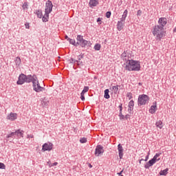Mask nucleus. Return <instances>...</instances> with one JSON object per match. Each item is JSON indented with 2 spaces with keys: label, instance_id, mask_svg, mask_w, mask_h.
Here are the masks:
<instances>
[{
  "label": "nucleus",
  "instance_id": "3",
  "mask_svg": "<svg viewBox=\"0 0 176 176\" xmlns=\"http://www.w3.org/2000/svg\"><path fill=\"white\" fill-rule=\"evenodd\" d=\"M152 34L156 41H162L166 36V30L164 28L160 27L159 25H155L152 30Z\"/></svg>",
  "mask_w": 176,
  "mask_h": 176
},
{
  "label": "nucleus",
  "instance_id": "39",
  "mask_svg": "<svg viewBox=\"0 0 176 176\" xmlns=\"http://www.w3.org/2000/svg\"><path fill=\"white\" fill-rule=\"evenodd\" d=\"M28 138H34V135H28Z\"/></svg>",
  "mask_w": 176,
  "mask_h": 176
},
{
  "label": "nucleus",
  "instance_id": "29",
  "mask_svg": "<svg viewBox=\"0 0 176 176\" xmlns=\"http://www.w3.org/2000/svg\"><path fill=\"white\" fill-rule=\"evenodd\" d=\"M36 15L38 17V19H42V11H37L36 12Z\"/></svg>",
  "mask_w": 176,
  "mask_h": 176
},
{
  "label": "nucleus",
  "instance_id": "45",
  "mask_svg": "<svg viewBox=\"0 0 176 176\" xmlns=\"http://www.w3.org/2000/svg\"><path fill=\"white\" fill-rule=\"evenodd\" d=\"M173 32H176V27L173 29Z\"/></svg>",
  "mask_w": 176,
  "mask_h": 176
},
{
  "label": "nucleus",
  "instance_id": "32",
  "mask_svg": "<svg viewBox=\"0 0 176 176\" xmlns=\"http://www.w3.org/2000/svg\"><path fill=\"white\" fill-rule=\"evenodd\" d=\"M23 9L25 10V9H28V3L27 2L24 3L23 6H22Z\"/></svg>",
  "mask_w": 176,
  "mask_h": 176
},
{
  "label": "nucleus",
  "instance_id": "26",
  "mask_svg": "<svg viewBox=\"0 0 176 176\" xmlns=\"http://www.w3.org/2000/svg\"><path fill=\"white\" fill-rule=\"evenodd\" d=\"M120 111H121L119 114V117H120V120H122V119H124V116H123V114H122V106H120Z\"/></svg>",
  "mask_w": 176,
  "mask_h": 176
},
{
  "label": "nucleus",
  "instance_id": "17",
  "mask_svg": "<svg viewBox=\"0 0 176 176\" xmlns=\"http://www.w3.org/2000/svg\"><path fill=\"white\" fill-rule=\"evenodd\" d=\"M99 3V0H89V7L91 8H94L97 6Z\"/></svg>",
  "mask_w": 176,
  "mask_h": 176
},
{
  "label": "nucleus",
  "instance_id": "43",
  "mask_svg": "<svg viewBox=\"0 0 176 176\" xmlns=\"http://www.w3.org/2000/svg\"><path fill=\"white\" fill-rule=\"evenodd\" d=\"M65 39H67L68 41V39H70L68 36H65Z\"/></svg>",
  "mask_w": 176,
  "mask_h": 176
},
{
  "label": "nucleus",
  "instance_id": "2",
  "mask_svg": "<svg viewBox=\"0 0 176 176\" xmlns=\"http://www.w3.org/2000/svg\"><path fill=\"white\" fill-rule=\"evenodd\" d=\"M124 69L126 71H141V62L131 59L124 63Z\"/></svg>",
  "mask_w": 176,
  "mask_h": 176
},
{
  "label": "nucleus",
  "instance_id": "38",
  "mask_svg": "<svg viewBox=\"0 0 176 176\" xmlns=\"http://www.w3.org/2000/svg\"><path fill=\"white\" fill-rule=\"evenodd\" d=\"M102 18H98L97 19V23H99V24H101L102 23Z\"/></svg>",
  "mask_w": 176,
  "mask_h": 176
},
{
  "label": "nucleus",
  "instance_id": "4",
  "mask_svg": "<svg viewBox=\"0 0 176 176\" xmlns=\"http://www.w3.org/2000/svg\"><path fill=\"white\" fill-rule=\"evenodd\" d=\"M53 10V3L51 1L48 0L45 3V14L42 18V20L44 23L49 21V14L52 13Z\"/></svg>",
  "mask_w": 176,
  "mask_h": 176
},
{
  "label": "nucleus",
  "instance_id": "13",
  "mask_svg": "<svg viewBox=\"0 0 176 176\" xmlns=\"http://www.w3.org/2000/svg\"><path fill=\"white\" fill-rule=\"evenodd\" d=\"M156 111H157V103L156 102L153 103V105L149 109L150 113H155Z\"/></svg>",
  "mask_w": 176,
  "mask_h": 176
},
{
  "label": "nucleus",
  "instance_id": "9",
  "mask_svg": "<svg viewBox=\"0 0 176 176\" xmlns=\"http://www.w3.org/2000/svg\"><path fill=\"white\" fill-rule=\"evenodd\" d=\"M52 149H53V144L51 142L45 143L42 146L43 152H46V151H47L48 152H50Z\"/></svg>",
  "mask_w": 176,
  "mask_h": 176
},
{
  "label": "nucleus",
  "instance_id": "42",
  "mask_svg": "<svg viewBox=\"0 0 176 176\" xmlns=\"http://www.w3.org/2000/svg\"><path fill=\"white\" fill-rule=\"evenodd\" d=\"M122 173H123V170L120 171V173H118V175H122Z\"/></svg>",
  "mask_w": 176,
  "mask_h": 176
},
{
  "label": "nucleus",
  "instance_id": "10",
  "mask_svg": "<svg viewBox=\"0 0 176 176\" xmlns=\"http://www.w3.org/2000/svg\"><path fill=\"white\" fill-rule=\"evenodd\" d=\"M17 119V114L16 113L11 112L8 113L6 116L7 120H10L11 122H13Z\"/></svg>",
  "mask_w": 176,
  "mask_h": 176
},
{
  "label": "nucleus",
  "instance_id": "33",
  "mask_svg": "<svg viewBox=\"0 0 176 176\" xmlns=\"http://www.w3.org/2000/svg\"><path fill=\"white\" fill-rule=\"evenodd\" d=\"M112 89L115 91V93H118V90H119V88L118 86H113Z\"/></svg>",
  "mask_w": 176,
  "mask_h": 176
},
{
  "label": "nucleus",
  "instance_id": "41",
  "mask_svg": "<svg viewBox=\"0 0 176 176\" xmlns=\"http://www.w3.org/2000/svg\"><path fill=\"white\" fill-rule=\"evenodd\" d=\"M149 159V155H147L145 159V162H148V160Z\"/></svg>",
  "mask_w": 176,
  "mask_h": 176
},
{
  "label": "nucleus",
  "instance_id": "37",
  "mask_svg": "<svg viewBox=\"0 0 176 176\" xmlns=\"http://www.w3.org/2000/svg\"><path fill=\"white\" fill-rule=\"evenodd\" d=\"M137 14L138 16H141V14H142V11H141V10H138Z\"/></svg>",
  "mask_w": 176,
  "mask_h": 176
},
{
  "label": "nucleus",
  "instance_id": "1",
  "mask_svg": "<svg viewBox=\"0 0 176 176\" xmlns=\"http://www.w3.org/2000/svg\"><path fill=\"white\" fill-rule=\"evenodd\" d=\"M30 83L32 82L33 89L34 91L36 93H41V91H45V87H41L39 84V80H38V78L36 76H25L24 74H21L19 77V80H17V85H23V83Z\"/></svg>",
  "mask_w": 176,
  "mask_h": 176
},
{
  "label": "nucleus",
  "instance_id": "27",
  "mask_svg": "<svg viewBox=\"0 0 176 176\" xmlns=\"http://www.w3.org/2000/svg\"><path fill=\"white\" fill-rule=\"evenodd\" d=\"M80 142L81 144H86V142H87V138H80Z\"/></svg>",
  "mask_w": 176,
  "mask_h": 176
},
{
  "label": "nucleus",
  "instance_id": "8",
  "mask_svg": "<svg viewBox=\"0 0 176 176\" xmlns=\"http://www.w3.org/2000/svg\"><path fill=\"white\" fill-rule=\"evenodd\" d=\"M77 45H80L82 47H85V46H87L89 41L85 40L83 38V36L78 35L77 36Z\"/></svg>",
  "mask_w": 176,
  "mask_h": 176
},
{
  "label": "nucleus",
  "instance_id": "25",
  "mask_svg": "<svg viewBox=\"0 0 176 176\" xmlns=\"http://www.w3.org/2000/svg\"><path fill=\"white\" fill-rule=\"evenodd\" d=\"M109 89H105L104 90V98H107L108 100V98H109Z\"/></svg>",
  "mask_w": 176,
  "mask_h": 176
},
{
  "label": "nucleus",
  "instance_id": "14",
  "mask_svg": "<svg viewBox=\"0 0 176 176\" xmlns=\"http://www.w3.org/2000/svg\"><path fill=\"white\" fill-rule=\"evenodd\" d=\"M121 58H122V60L124 61H126V63H127V61H130L131 60H129L130 56L129 55V53H127V52H124L122 54Z\"/></svg>",
  "mask_w": 176,
  "mask_h": 176
},
{
  "label": "nucleus",
  "instance_id": "34",
  "mask_svg": "<svg viewBox=\"0 0 176 176\" xmlns=\"http://www.w3.org/2000/svg\"><path fill=\"white\" fill-rule=\"evenodd\" d=\"M126 97L129 98V100H131L133 98V94L132 93H128L126 95Z\"/></svg>",
  "mask_w": 176,
  "mask_h": 176
},
{
  "label": "nucleus",
  "instance_id": "22",
  "mask_svg": "<svg viewBox=\"0 0 176 176\" xmlns=\"http://www.w3.org/2000/svg\"><path fill=\"white\" fill-rule=\"evenodd\" d=\"M168 174V168L160 170V175H167Z\"/></svg>",
  "mask_w": 176,
  "mask_h": 176
},
{
  "label": "nucleus",
  "instance_id": "24",
  "mask_svg": "<svg viewBox=\"0 0 176 176\" xmlns=\"http://www.w3.org/2000/svg\"><path fill=\"white\" fill-rule=\"evenodd\" d=\"M47 165L49 166V167L50 168V167H54V166H57V164H58V162H54V163L52 164V162L48 161V162H47Z\"/></svg>",
  "mask_w": 176,
  "mask_h": 176
},
{
  "label": "nucleus",
  "instance_id": "18",
  "mask_svg": "<svg viewBox=\"0 0 176 176\" xmlns=\"http://www.w3.org/2000/svg\"><path fill=\"white\" fill-rule=\"evenodd\" d=\"M134 109V100H131L129 103L128 111L131 113V111Z\"/></svg>",
  "mask_w": 176,
  "mask_h": 176
},
{
  "label": "nucleus",
  "instance_id": "12",
  "mask_svg": "<svg viewBox=\"0 0 176 176\" xmlns=\"http://www.w3.org/2000/svg\"><path fill=\"white\" fill-rule=\"evenodd\" d=\"M104 152V148H102V146L98 145L96 146L95 154L96 156H100L101 153Z\"/></svg>",
  "mask_w": 176,
  "mask_h": 176
},
{
  "label": "nucleus",
  "instance_id": "36",
  "mask_svg": "<svg viewBox=\"0 0 176 176\" xmlns=\"http://www.w3.org/2000/svg\"><path fill=\"white\" fill-rule=\"evenodd\" d=\"M25 27L27 30H30V23H25Z\"/></svg>",
  "mask_w": 176,
  "mask_h": 176
},
{
  "label": "nucleus",
  "instance_id": "21",
  "mask_svg": "<svg viewBox=\"0 0 176 176\" xmlns=\"http://www.w3.org/2000/svg\"><path fill=\"white\" fill-rule=\"evenodd\" d=\"M15 64L18 67H19V65H21V58H20V57H16V59H15Z\"/></svg>",
  "mask_w": 176,
  "mask_h": 176
},
{
  "label": "nucleus",
  "instance_id": "16",
  "mask_svg": "<svg viewBox=\"0 0 176 176\" xmlns=\"http://www.w3.org/2000/svg\"><path fill=\"white\" fill-rule=\"evenodd\" d=\"M88 91H89V87H84V89L80 94V98L82 101H85V93H87Z\"/></svg>",
  "mask_w": 176,
  "mask_h": 176
},
{
  "label": "nucleus",
  "instance_id": "35",
  "mask_svg": "<svg viewBox=\"0 0 176 176\" xmlns=\"http://www.w3.org/2000/svg\"><path fill=\"white\" fill-rule=\"evenodd\" d=\"M106 17H107V19H109V17H111V12H107L106 13Z\"/></svg>",
  "mask_w": 176,
  "mask_h": 176
},
{
  "label": "nucleus",
  "instance_id": "20",
  "mask_svg": "<svg viewBox=\"0 0 176 176\" xmlns=\"http://www.w3.org/2000/svg\"><path fill=\"white\" fill-rule=\"evenodd\" d=\"M15 134H16L17 137H21L23 138V137H24V131L19 129L15 132Z\"/></svg>",
  "mask_w": 176,
  "mask_h": 176
},
{
  "label": "nucleus",
  "instance_id": "40",
  "mask_svg": "<svg viewBox=\"0 0 176 176\" xmlns=\"http://www.w3.org/2000/svg\"><path fill=\"white\" fill-rule=\"evenodd\" d=\"M75 61H76V60H75V59L71 58L70 63H75Z\"/></svg>",
  "mask_w": 176,
  "mask_h": 176
},
{
  "label": "nucleus",
  "instance_id": "15",
  "mask_svg": "<svg viewBox=\"0 0 176 176\" xmlns=\"http://www.w3.org/2000/svg\"><path fill=\"white\" fill-rule=\"evenodd\" d=\"M118 151L120 159H123V152L124 150L123 149V146H122V144H120L118 145Z\"/></svg>",
  "mask_w": 176,
  "mask_h": 176
},
{
  "label": "nucleus",
  "instance_id": "31",
  "mask_svg": "<svg viewBox=\"0 0 176 176\" xmlns=\"http://www.w3.org/2000/svg\"><path fill=\"white\" fill-rule=\"evenodd\" d=\"M16 135V132H12L10 134H8L7 135V138H11V137H13Z\"/></svg>",
  "mask_w": 176,
  "mask_h": 176
},
{
  "label": "nucleus",
  "instance_id": "5",
  "mask_svg": "<svg viewBox=\"0 0 176 176\" xmlns=\"http://www.w3.org/2000/svg\"><path fill=\"white\" fill-rule=\"evenodd\" d=\"M129 13V11L127 10H125L124 11V13L122 16V18L120 21H119L117 23V30L118 31H122V28L124 27V21H126V17H127V14Z\"/></svg>",
  "mask_w": 176,
  "mask_h": 176
},
{
  "label": "nucleus",
  "instance_id": "30",
  "mask_svg": "<svg viewBox=\"0 0 176 176\" xmlns=\"http://www.w3.org/2000/svg\"><path fill=\"white\" fill-rule=\"evenodd\" d=\"M6 168V166L5 164L0 162V169L5 170Z\"/></svg>",
  "mask_w": 176,
  "mask_h": 176
},
{
  "label": "nucleus",
  "instance_id": "23",
  "mask_svg": "<svg viewBox=\"0 0 176 176\" xmlns=\"http://www.w3.org/2000/svg\"><path fill=\"white\" fill-rule=\"evenodd\" d=\"M68 41L71 45H73L74 46H78V43L75 41V39L68 38Z\"/></svg>",
  "mask_w": 176,
  "mask_h": 176
},
{
  "label": "nucleus",
  "instance_id": "7",
  "mask_svg": "<svg viewBox=\"0 0 176 176\" xmlns=\"http://www.w3.org/2000/svg\"><path fill=\"white\" fill-rule=\"evenodd\" d=\"M138 101L139 105H145L149 102V96L145 94L140 95Z\"/></svg>",
  "mask_w": 176,
  "mask_h": 176
},
{
  "label": "nucleus",
  "instance_id": "19",
  "mask_svg": "<svg viewBox=\"0 0 176 176\" xmlns=\"http://www.w3.org/2000/svg\"><path fill=\"white\" fill-rule=\"evenodd\" d=\"M155 126L157 129H160V130H162L164 125L163 124V122L162 120H158L156 122Z\"/></svg>",
  "mask_w": 176,
  "mask_h": 176
},
{
  "label": "nucleus",
  "instance_id": "28",
  "mask_svg": "<svg viewBox=\"0 0 176 176\" xmlns=\"http://www.w3.org/2000/svg\"><path fill=\"white\" fill-rule=\"evenodd\" d=\"M94 49L95 50H100V49H101V45L100 44H96L94 46Z\"/></svg>",
  "mask_w": 176,
  "mask_h": 176
},
{
  "label": "nucleus",
  "instance_id": "11",
  "mask_svg": "<svg viewBox=\"0 0 176 176\" xmlns=\"http://www.w3.org/2000/svg\"><path fill=\"white\" fill-rule=\"evenodd\" d=\"M158 25H160V27H162V28H164L166 27V25L167 24V19L164 17H161L158 20Z\"/></svg>",
  "mask_w": 176,
  "mask_h": 176
},
{
  "label": "nucleus",
  "instance_id": "44",
  "mask_svg": "<svg viewBox=\"0 0 176 176\" xmlns=\"http://www.w3.org/2000/svg\"><path fill=\"white\" fill-rule=\"evenodd\" d=\"M144 161V159H141L139 162L140 164H141V162Z\"/></svg>",
  "mask_w": 176,
  "mask_h": 176
},
{
  "label": "nucleus",
  "instance_id": "6",
  "mask_svg": "<svg viewBox=\"0 0 176 176\" xmlns=\"http://www.w3.org/2000/svg\"><path fill=\"white\" fill-rule=\"evenodd\" d=\"M160 155H162V153H156L155 156L146 163L144 168H149V167L154 165L156 162H159V160H160Z\"/></svg>",
  "mask_w": 176,
  "mask_h": 176
}]
</instances>
